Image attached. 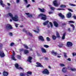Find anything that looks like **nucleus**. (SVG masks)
I'll return each mask as SVG.
<instances>
[{
    "instance_id": "obj_39",
    "label": "nucleus",
    "mask_w": 76,
    "mask_h": 76,
    "mask_svg": "<svg viewBox=\"0 0 76 76\" xmlns=\"http://www.w3.org/2000/svg\"><path fill=\"white\" fill-rule=\"evenodd\" d=\"M17 69H18L19 70H23V69L21 67H18Z\"/></svg>"
},
{
    "instance_id": "obj_46",
    "label": "nucleus",
    "mask_w": 76,
    "mask_h": 76,
    "mask_svg": "<svg viewBox=\"0 0 76 76\" xmlns=\"http://www.w3.org/2000/svg\"><path fill=\"white\" fill-rule=\"evenodd\" d=\"M50 9L51 10H55V8L52 7H50Z\"/></svg>"
},
{
    "instance_id": "obj_64",
    "label": "nucleus",
    "mask_w": 76,
    "mask_h": 76,
    "mask_svg": "<svg viewBox=\"0 0 76 76\" xmlns=\"http://www.w3.org/2000/svg\"><path fill=\"white\" fill-rule=\"evenodd\" d=\"M73 18H74V19H76V16H73Z\"/></svg>"
},
{
    "instance_id": "obj_6",
    "label": "nucleus",
    "mask_w": 76,
    "mask_h": 76,
    "mask_svg": "<svg viewBox=\"0 0 76 76\" xmlns=\"http://www.w3.org/2000/svg\"><path fill=\"white\" fill-rule=\"evenodd\" d=\"M53 4H54V6H56V7H57L59 4H57V0H55L53 1Z\"/></svg>"
},
{
    "instance_id": "obj_56",
    "label": "nucleus",
    "mask_w": 76,
    "mask_h": 76,
    "mask_svg": "<svg viewBox=\"0 0 76 76\" xmlns=\"http://www.w3.org/2000/svg\"><path fill=\"white\" fill-rule=\"evenodd\" d=\"M10 35L11 37L13 36V34H12V33H10Z\"/></svg>"
},
{
    "instance_id": "obj_35",
    "label": "nucleus",
    "mask_w": 76,
    "mask_h": 76,
    "mask_svg": "<svg viewBox=\"0 0 76 76\" xmlns=\"http://www.w3.org/2000/svg\"><path fill=\"white\" fill-rule=\"evenodd\" d=\"M46 39L48 41H50L51 40V39L49 37H46Z\"/></svg>"
},
{
    "instance_id": "obj_7",
    "label": "nucleus",
    "mask_w": 76,
    "mask_h": 76,
    "mask_svg": "<svg viewBox=\"0 0 76 76\" xmlns=\"http://www.w3.org/2000/svg\"><path fill=\"white\" fill-rule=\"evenodd\" d=\"M7 18H9L10 17V18L12 19V18L13 16L12 13H9L7 14Z\"/></svg>"
},
{
    "instance_id": "obj_43",
    "label": "nucleus",
    "mask_w": 76,
    "mask_h": 76,
    "mask_svg": "<svg viewBox=\"0 0 76 76\" xmlns=\"http://www.w3.org/2000/svg\"><path fill=\"white\" fill-rule=\"evenodd\" d=\"M69 23H74L75 22L73 21H68Z\"/></svg>"
},
{
    "instance_id": "obj_49",
    "label": "nucleus",
    "mask_w": 76,
    "mask_h": 76,
    "mask_svg": "<svg viewBox=\"0 0 76 76\" xmlns=\"http://www.w3.org/2000/svg\"><path fill=\"white\" fill-rule=\"evenodd\" d=\"M16 3H19L20 2V0H16Z\"/></svg>"
},
{
    "instance_id": "obj_25",
    "label": "nucleus",
    "mask_w": 76,
    "mask_h": 76,
    "mask_svg": "<svg viewBox=\"0 0 76 76\" xmlns=\"http://www.w3.org/2000/svg\"><path fill=\"white\" fill-rule=\"evenodd\" d=\"M33 31L35 33H39V28H37L36 31L34 30Z\"/></svg>"
},
{
    "instance_id": "obj_50",
    "label": "nucleus",
    "mask_w": 76,
    "mask_h": 76,
    "mask_svg": "<svg viewBox=\"0 0 76 76\" xmlns=\"http://www.w3.org/2000/svg\"><path fill=\"white\" fill-rule=\"evenodd\" d=\"M29 6H31V5L30 4H29L28 5H26V7L27 8H28V7H29Z\"/></svg>"
},
{
    "instance_id": "obj_30",
    "label": "nucleus",
    "mask_w": 76,
    "mask_h": 76,
    "mask_svg": "<svg viewBox=\"0 0 76 76\" xmlns=\"http://www.w3.org/2000/svg\"><path fill=\"white\" fill-rule=\"evenodd\" d=\"M60 7L63 8V7H66V5H61L60 6Z\"/></svg>"
},
{
    "instance_id": "obj_42",
    "label": "nucleus",
    "mask_w": 76,
    "mask_h": 76,
    "mask_svg": "<svg viewBox=\"0 0 76 76\" xmlns=\"http://www.w3.org/2000/svg\"><path fill=\"white\" fill-rule=\"evenodd\" d=\"M69 4L71 6H76V5L75 4Z\"/></svg>"
},
{
    "instance_id": "obj_54",
    "label": "nucleus",
    "mask_w": 76,
    "mask_h": 76,
    "mask_svg": "<svg viewBox=\"0 0 76 76\" xmlns=\"http://www.w3.org/2000/svg\"><path fill=\"white\" fill-rule=\"evenodd\" d=\"M68 10L69 11H70V12H73V10H72L71 9H68Z\"/></svg>"
},
{
    "instance_id": "obj_45",
    "label": "nucleus",
    "mask_w": 76,
    "mask_h": 76,
    "mask_svg": "<svg viewBox=\"0 0 76 76\" xmlns=\"http://www.w3.org/2000/svg\"><path fill=\"white\" fill-rule=\"evenodd\" d=\"M44 47H45L46 48H48V47H49V46L45 45H44Z\"/></svg>"
},
{
    "instance_id": "obj_27",
    "label": "nucleus",
    "mask_w": 76,
    "mask_h": 76,
    "mask_svg": "<svg viewBox=\"0 0 76 76\" xmlns=\"http://www.w3.org/2000/svg\"><path fill=\"white\" fill-rule=\"evenodd\" d=\"M20 76H25V74L23 72H21L20 74Z\"/></svg>"
},
{
    "instance_id": "obj_58",
    "label": "nucleus",
    "mask_w": 76,
    "mask_h": 76,
    "mask_svg": "<svg viewBox=\"0 0 76 76\" xmlns=\"http://www.w3.org/2000/svg\"><path fill=\"white\" fill-rule=\"evenodd\" d=\"M23 31L24 32H26L27 31L25 29H23Z\"/></svg>"
},
{
    "instance_id": "obj_24",
    "label": "nucleus",
    "mask_w": 76,
    "mask_h": 76,
    "mask_svg": "<svg viewBox=\"0 0 76 76\" xmlns=\"http://www.w3.org/2000/svg\"><path fill=\"white\" fill-rule=\"evenodd\" d=\"M24 52L25 54H26L29 53V51L26 50H24Z\"/></svg>"
},
{
    "instance_id": "obj_21",
    "label": "nucleus",
    "mask_w": 76,
    "mask_h": 76,
    "mask_svg": "<svg viewBox=\"0 0 76 76\" xmlns=\"http://www.w3.org/2000/svg\"><path fill=\"white\" fill-rule=\"evenodd\" d=\"M56 34L57 37L58 38H60V34H59V33H58V32L57 31L56 32Z\"/></svg>"
},
{
    "instance_id": "obj_59",
    "label": "nucleus",
    "mask_w": 76,
    "mask_h": 76,
    "mask_svg": "<svg viewBox=\"0 0 76 76\" xmlns=\"http://www.w3.org/2000/svg\"><path fill=\"white\" fill-rule=\"evenodd\" d=\"M67 60L68 61H71V59L70 58H68V59H67Z\"/></svg>"
},
{
    "instance_id": "obj_23",
    "label": "nucleus",
    "mask_w": 76,
    "mask_h": 76,
    "mask_svg": "<svg viewBox=\"0 0 76 76\" xmlns=\"http://www.w3.org/2000/svg\"><path fill=\"white\" fill-rule=\"evenodd\" d=\"M11 58L13 60H14V61H16L17 60V59L15 58V56H14V55H12V56L11 57Z\"/></svg>"
},
{
    "instance_id": "obj_8",
    "label": "nucleus",
    "mask_w": 76,
    "mask_h": 76,
    "mask_svg": "<svg viewBox=\"0 0 76 76\" xmlns=\"http://www.w3.org/2000/svg\"><path fill=\"white\" fill-rule=\"evenodd\" d=\"M3 75L4 76H8V75H9V73L8 72L4 71L3 72Z\"/></svg>"
},
{
    "instance_id": "obj_33",
    "label": "nucleus",
    "mask_w": 76,
    "mask_h": 76,
    "mask_svg": "<svg viewBox=\"0 0 76 76\" xmlns=\"http://www.w3.org/2000/svg\"><path fill=\"white\" fill-rule=\"evenodd\" d=\"M63 44H60L58 45V46L59 47H60V48L61 47H63Z\"/></svg>"
},
{
    "instance_id": "obj_15",
    "label": "nucleus",
    "mask_w": 76,
    "mask_h": 76,
    "mask_svg": "<svg viewBox=\"0 0 76 76\" xmlns=\"http://www.w3.org/2000/svg\"><path fill=\"white\" fill-rule=\"evenodd\" d=\"M0 56L2 57H4V56H5V55H4V53L3 52H1L0 53Z\"/></svg>"
},
{
    "instance_id": "obj_52",
    "label": "nucleus",
    "mask_w": 76,
    "mask_h": 76,
    "mask_svg": "<svg viewBox=\"0 0 76 76\" xmlns=\"http://www.w3.org/2000/svg\"><path fill=\"white\" fill-rule=\"evenodd\" d=\"M64 56L65 57H67V55H66V53H64Z\"/></svg>"
},
{
    "instance_id": "obj_22",
    "label": "nucleus",
    "mask_w": 76,
    "mask_h": 76,
    "mask_svg": "<svg viewBox=\"0 0 76 76\" xmlns=\"http://www.w3.org/2000/svg\"><path fill=\"white\" fill-rule=\"evenodd\" d=\"M66 36V32H64L63 34L62 37V39H65V36Z\"/></svg>"
},
{
    "instance_id": "obj_63",
    "label": "nucleus",
    "mask_w": 76,
    "mask_h": 76,
    "mask_svg": "<svg viewBox=\"0 0 76 76\" xmlns=\"http://www.w3.org/2000/svg\"><path fill=\"white\" fill-rule=\"evenodd\" d=\"M25 14L26 15H28H28H29V13H26V12L25 13Z\"/></svg>"
},
{
    "instance_id": "obj_51",
    "label": "nucleus",
    "mask_w": 76,
    "mask_h": 76,
    "mask_svg": "<svg viewBox=\"0 0 76 76\" xmlns=\"http://www.w3.org/2000/svg\"><path fill=\"white\" fill-rule=\"evenodd\" d=\"M72 56H76V53H72Z\"/></svg>"
},
{
    "instance_id": "obj_5",
    "label": "nucleus",
    "mask_w": 76,
    "mask_h": 76,
    "mask_svg": "<svg viewBox=\"0 0 76 76\" xmlns=\"http://www.w3.org/2000/svg\"><path fill=\"white\" fill-rule=\"evenodd\" d=\"M6 29H12V27L9 24H7L6 26Z\"/></svg>"
},
{
    "instance_id": "obj_57",
    "label": "nucleus",
    "mask_w": 76,
    "mask_h": 76,
    "mask_svg": "<svg viewBox=\"0 0 76 76\" xmlns=\"http://www.w3.org/2000/svg\"><path fill=\"white\" fill-rule=\"evenodd\" d=\"M19 51L20 52H21V51H23V49H19Z\"/></svg>"
},
{
    "instance_id": "obj_48",
    "label": "nucleus",
    "mask_w": 76,
    "mask_h": 76,
    "mask_svg": "<svg viewBox=\"0 0 76 76\" xmlns=\"http://www.w3.org/2000/svg\"><path fill=\"white\" fill-rule=\"evenodd\" d=\"M49 23L51 26V28H53V23L51 22H50Z\"/></svg>"
},
{
    "instance_id": "obj_14",
    "label": "nucleus",
    "mask_w": 76,
    "mask_h": 76,
    "mask_svg": "<svg viewBox=\"0 0 76 76\" xmlns=\"http://www.w3.org/2000/svg\"><path fill=\"white\" fill-rule=\"evenodd\" d=\"M32 57L29 56L27 61L28 62H29V63H32V61H31V60H32Z\"/></svg>"
},
{
    "instance_id": "obj_37",
    "label": "nucleus",
    "mask_w": 76,
    "mask_h": 76,
    "mask_svg": "<svg viewBox=\"0 0 76 76\" xmlns=\"http://www.w3.org/2000/svg\"><path fill=\"white\" fill-rule=\"evenodd\" d=\"M32 16H33L32 14H29L28 15V17H29V18H32Z\"/></svg>"
},
{
    "instance_id": "obj_31",
    "label": "nucleus",
    "mask_w": 76,
    "mask_h": 76,
    "mask_svg": "<svg viewBox=\"0 0 76 76\" xmlns=\"http://www.w3.org/2000/svg\"><path fill=\"white\" fill-rule=\"evenodd\" d=\"M70 26H71L72 27L73 29V30L74 31V30H75V26H74V25H73V24H71L70 25Z\"/></svg>"
},
{
    "instance_id": "obj_53",
    "label": "nucleus",
    "mask_w": 76,
    "mask_h": 76,
    "mask_svg": "<svg viewBox=\"0 0 76 76\" xmlns=\"http://www.w3.org/2000/svg\"><path fill=\"white\" fill-rule=\"evenodd\" d=\"M68 31L69 32H71V30H70V28H68Z\"/></svg>"
},
{
    "instance_id": "obj_17",
    "label": "nucleus",
    "mask_w": 76,
    "mask_h": 76,
    "mask_svg": "<svg viewBox=\"0 0 76 76\" xmlns=\"http://www.w3.org/2000/svg\"><path fill=\"white\" fill-rule=\"evenodd\" d=\"M53 24L55 26H56V27H58V23H57V22L54 21L53 22Z\"/></svg>"
},
{
    "instance_id": "obj_1",
    "label": "nucleus",
    "mask_w": 76,
    "mask_h": 76,
    "mask_svg": "<svg viewBox=\"0 0 76 76\" xmlns=\"http://www.w3.org/2000/svg\"><path fill=\"white\" fill-rule=\"evenodd\" d=\"M39 17H41V19L44 20H45L47 19V16L43 14H40L39 15Z\"/></svg>"
},
{
    "instance_id": "obj_18",
    "label": "nucleus",
    "mask_w": 76,
    "mask_h": 76,
    "mask_svg": "<svg viewBox=\"0 0 76 76\" xmlns=\"http://www.w3.org/2000/svg\"><path fill=\"white\" fill-rule=\"evenodd\" d=\"M38 9L40 10V12H45V9H41L39 8H38Z\"/></svg>"
},
{
    "instance_id": "obj_40",
    "label": "nucleus",
    "mask_w": 76,
    "mask_h": 76,
    "mask_svg": "<svg viewBox=\"0 0 76 76\" xmlns=\"http://www.w3.org/2000/svg\"><path fill=\"white\" fill-rule=\"evenodd\" d=\"M57 10H64L65 9L63 8H58L57 9Z\"/></svg>"
},
{
    "instance_id": "obj_19",
    "label": "nucleus",
    "mask_w": 76,
    "mask_h": 76,
    "mask_svg": "<svg viewBox=\"0 0 76 76\" xmlns=\"http://www.w3.org/2000/svg\"><path fill=\"white\" fill-rule=\"evenodd\" d=\"M62 72L63 73H66V68H63L62 69Z\"/></svg>"
},
{
    "instance_id": "obj_11",
    "label": "nucleus",
    "mask_w": 76,
    "mask_h": 76,
    "mask_svg": "<svg viewBox=\"0 0 76 76\" xmlns=\"http://www.w3.org/2000/svg\"><path fill=\"white\" fill-rule=\"evenodd\" d=\"M36 64L37 65L36 66V67H43V66H42V65H41V64H40L38 62H37Z\"/></svg>"
},
{
    "instance_id": "obj_62",
    "label": "nucleus",
    "mask_w": 76,
    "mask_h": 76,
    "mask_svg": "<svg viewBox=\"0 0 76 76\" xmlns=\"http://www.w3.org/2000/svg\"><path fill=\"white\" fill-rule=\"evenodd\" d=\"M62 25H66V24L65 23H62Z\"/></svg>"
},
{
    "instance_id": "obj_10",
    "label": "nucleus",
    "mask_w": 76,
    "mask_h": 76,
    "mask_svg": "<svg viewBox=\"0 0 76 76\" xmlns=\"http://www.w3.org/2000/svg\"><path fill=\"white\" fill-rule=\"evenodd\" d=\"M40 41H44V39L42 36H40L38 37Z\"/></svg>"
},
{
    "instance_id": "obj_47",
    "label": "nucleus",
    "mask_w": 76,
    "mask_h": 76,
    "mask_svg": "<svg viewBox=\"0 0 76 76\" xmlns=\"http://www.w3.org/2000/svg\"><path fill=\"white\" fill-rule=\"evenodd\" d=\"M26 4H28V0H24Z\"/></svg>"
},
{
    "instance_id": "obj_20",
    "label": "nucleus",
    "mask_w": 76,
    "mask_h": 76,
    "mask_svg": "<svg viewBox=\"0 0 76 76\" xmlns=\"http://www.w3.org/2000/svg\"><path fill=\"white\" fill-rule=\"evenodd\" d=\"M41 50L42 52V53H46V50L44 49V48H41Z\"/></svg>"
},
{
    "instance_id": "obj_60",
    "label": "nucleus",
    "mask_w": 76,
    "mask_h": 76,
    "mask_svg": "<svg viewBox=\"0 0 76 76\" xmlns=\"http://www.w3.org/2000/svg\"><path fill=\"white\" fill-rule=\"evenodd\" d=\"M15 26L17 28L18 26V25L17 24H16V23H15Z\"/></svg>"
},
{
    "instance_id": "obj_4",
    "label": "nucleus",
    "mask_w": 76,
    "mask_h": 76,
    "mask_svg": "<svg viewBox=\"0 0 76 76\" xmlns=\"http://www.w3.org/2000/svg\"><path fill=\"white\" fill-rule=\"evenodd\" d=\"M66 45L67 47H72L73 45V44H72V43L71 42H67Z\"/></svg>"
},
{
    "instance_id": "obj_55",
    "label": "nucleus",
    "mask_w": 76,
    "mask_h": 76,
    "mask_svg": "<svg viewBox=\"0 0 76 76\" xmlns=\"http://www.w3.org/2000/svg\"><path fill=\"white\" fill-rule=\"evenodd\" d=\"M28 35H29L30 36H31V37H32V34L30 32H28Z\"/></svg>"
},
{
    "instance_id": "obj_13",
    "label": "nucleus",
    "mask_w": 76,
    "mask_h": 76,
    "mask_svg": "<svg viewBox=\"0 0 76 76\" xmlns=\"http://www.w3.org/2000/svg\"><path fill=\"white\" fill-rule=\"evenodd\" d=\"M71 16H72V14L70 13H68L66 15V17L67 18H71Z\"/></svg>"
},
{
    "instance_id": "obj_2",
    "label": "nucleus",
    "mask_w": 76,
    "mask_h": 76,
    "mask_svg": "<svg viewBox=\"0 0 76 76\" xmlns=\"http://www.w3.org/2000/svg\"><path fill=\"white\" fill-rule=\"evenodd\" d=\"M19 17L18 16L16 15H15L14 17H13L12 19L15 22H18L19 20Z\"/></svg>"
},
{
    "instance_id": "obj_32",
    "label": "nucleus",
    "mask_w": 76,
    "mask_h": 76,
    "mask_svg": "<svg viewBox=\"0 0 76 76\" xmlns=\"http://www.w3.org/2000/svg\"><path fill=\"white\" fill-rule=\"evenodd\" d=\"M23 46H24V48H25L26 49H28L29 48H28V47L26 45H23Z\"/></svg>"
},
{
    "instance_id": "obj_3",
    "label": "nucleus",
    "mask_w": 76,
    "mask_h": 76,
    "mask_svg": "<svg viewBox=\"0 0 76 76\" xmlns=\"http://www.w3.org/2000/svg\"><path fill=\"white\" fill-rule=\"evenodd\" d=\"M42 73L45 75H49L50 74V72H49V71H48V70L47 69H46L42 71Z\"/></svg>"
},
{
    "instance_id": "obj_16",
    "label": "nucleus",
    "mask_w": 76,
    "mask_h": 76,
    "mask_svg": "<svg viewBox=\"0 0 76 76\" xmlns=\"http://www.w3.org/2000/svg\"><path fill=\"white\" fill-rule=\"evenodd\" d=\"M0 4H1V6H2L3 7H4L5 6V4L3 3V1H2V0H0Z\"/></svg>"
},
{
    "instance_id": "obj_29",
    "label": "nucleus",
    "mask_w": 76,
    "mask_h": 76,
    "mask_svg": "<svg viewBox=\"0 0 76 76\" xmlns=\"http://www.w3.org/2000/svg\"><path fill=\"white\" fill-rule=\"evenodd\" d=\"M15 68L18 69L19 67V65L18 64H15Z\"/></svg>"
},
{
    "instance_id": "obj_61",
    "label": "nucleus",
    "mask_w": 76,
    "mask_h": 76,
    "mask_svg": "<svg viewBox=\"0 0 76 76\" xmlns=\"http://www.w3.org/2000/svg\"><path fill=\"white\" fill-rule=\"evenodd\" d=\"M48 13L50 15L51 14H52V13H53V12H48Z\"/></svg>"
},
{
    "instance_id": "obj_12",
    "label": "nucleus",
    "mask_w": 76,
    "mask_h": 76,
    "mask_svg": "<svg viewBox=\"0 0 76 76\" xmlns=\"http://www.w3.org/2000/svg\"><path fill=\"white\" fill-rule=\"evenodd\" d=\"M58 15L59 16H60V17H61V18L62 19H63V18H64V16L61 13L58 14Z\"/></svg>"
},
{
    "instance_id": "obj_26",
    "label": "nucleus",
    "mask_w": 76,
    "mask_h": 76,
    "mask_svg": "<svg viewBox=\"0 0 76 76\" xmlns=\"http://www.w3.org/2000/svg\"><path fill=\"white\" fill-rule=\"evenodd\" d=\"M52 39L53 40H55V39H56V38H57V37L56 36H55L54 35L52 36Z\"/></svg>"
},
{
    "instance_id": "obj_34",
    "label": "nucleus",
    "mask_w": 76,
    "mask_h": 76,
    "mask_svg": "<svg viewBox=\"0 0 76 76\" xmlns=\"http://www.w3.org/2000/svg\"><path fill=\"white\" fill-rule=\"evenodd\" d=\"M71 70V71H72V72H74L75 71H76V69H75V68H70V69Z\"/></svg>"
},
{
    "instance_id": "obj_9",
    "label": "nucleus",
    "mask_w": 76,
    "mask_h": 76,
    "mask_svg": "<svg viewBox=\"0 0 76 76\" xmlns=\"http://www.w3.org/2000/svg\"><path fill=\"white\" fill-rule=\"evenodd\" d=\"M51 53L52 54V55H53L54 56H56L57 54V53L54 51V50H52L51 52Z\"/></svg>"
},
{
    "instance_id": "obj_36",
    "label": "nucleus",
    "mask_w": 76,
    "mask_h": 76,
    "mask_svg": "<svg viewBox=\"0 0 76 76\" xmlns=\"http://www.w3.org/2000/svg\"><path fill=\"white\" fill-rule=\"evenodd\" d=\"M28 74L30 75H32V72L30 71H28L27 72Z\"/></svg>"
},
{
    "instance_id": "obj_38",
    "label": "nucleus",
    "mask_w": 76,
    "mask_h": 76,
    "mask_svg": "<svg viewBox=\"0 0 76 76\" xmlns=\"http://www.w3.org/2000/svg\"><path fill=\"white\" fill-rule=\"evenodd\" d=\"M60 66H61V67H64V66H65V65L63 64H60Z\"/></svg>"
},
{
    "instance_id": "obj_41",
    "label": "nucleus",
    "mask_w": 76,
    "mask_h": 76,
    "mask_svg": "<svg viewBox=\"0 0 76 76\" xmlns=\"http://www.w3.org/2000/svg\"><path fill=\"white\" fill-rule=\"evenodd\" d=\"M15 44V43L13 42L11 43L10 44V46L11 47H12L13 45H14Z\"/></svg>"
},
{
    "instance_id": "obj_28",
    "label": "nucleus",
    "mask_w": 76,
    "mask_h": 76,
    "mask_svg": "<svg viewBox=\"0 0 76 76\" xmlns=\"http://www.w3.org/2000/svg\"><path fill=\"white\" fill-rule=\"evenodd\" d=\"M49 21H47L45 22V23H43V25L45 26V25H47V24L48 23Z\"/></svg>"
},
{
    "instance_id": "obj_44",
    "label": "nucleus",
    "mask_w": 76,
    "mask_h": 76,
    "mask_svg": "<svg viewBox=\"0 0 76 76\" xmlns=\"http://www.w3.org/2000/svg\"><path fill=\"white\" fill-rule=\"evenodd\" d=\"M17 58H18V59H20L21 58V56H20L18 55L17 56Z\"/></svg>"
}]
</instances>
